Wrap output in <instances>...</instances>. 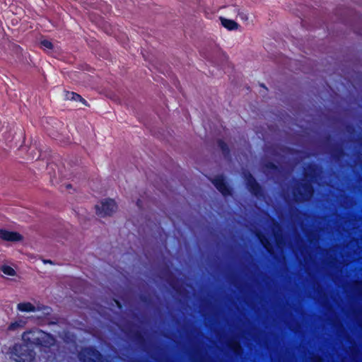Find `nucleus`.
<instances>
[{"label": "nucleus", "mask_w": 362, "mask_h": 362, "mask_svg": "<svg viewBox=\"0 0 362 362\" xmlns=\"http://www.w3.org/2000/svg\"><path fill=\"white\" fill-rule=\"evenodd\" d=\"M221 25L228 30H237L239 25L233 20L221 18Z\"/></svg>", "instance_id": "nucleus-10"}, {"label": "nucleus", "mask_w": 362, "mask_h": 362, "mask_svg": "<svg viewBox=\"0 0 362 362\" xmlns=\"http://www.w3.org/2000/svg\"><path fill=\"white\" fill-rule=\"evenodd\" d=\"M40 45L44 49H47L49 50H52L54 48L52 42L48 40H42L40 42Z\"/></svg>", "instance_id": "nucleus-18"}, {"label": "nucleus", "mask_w": 362, "mask_h": 362, "mask_svg": "<svg viewBox=\"0 0 362 362\" xmlns=\"http://www.w3.org/2000/svg\"><path fill=\"white\" fill-rule=\"evenodd\" d=\"M276 242L279 243V240L276 236Z\"/></svg>", "instance_id": "nucleus-27"}, {"label": "nucleus", "mask_w": 362, "mask_h": 362, "mask_svg": "<svg viewBox=\"0 0 362 362\" xmlns=\"http://www.w3.org/2000/svg\"><path fill=\"white\" fill-rule=\"evenodd\" d=\"M140 202H141V201H140V199H138V200H137V203H136V204H137V205H138V206H139V203H140Z\"/></svg>", "instance_id": "nucleus-25"}, {"label": "nucleus", "mask_w": 362, "mask_h": 362, "mask_svg": "<svg viewBox=\"0 0 362 362\" xmlns=\"http://www.w3.org/2000/svg\"><path fill=\"white\" fill-rule=\"evenodd\" d=\"M256 237L260 242L263 247L270 254L273 252V245L269 238L262 232H257Z\"/></svg>", "instance_id": "nucleus-8"}, {"label": "nucleus", "mask_w": 362, "mask_h": 362, "mask_svg": "<svg viewBox=\"0 0 362 362\" xmlns=\"http://www.w3.org/2000/svg\"><path fill=\"white\" fill-rule=\"evenodd\" d=\"M211 182L215 186L218 192L223 197H228L232 195L233 189L232 188L227 184L225 177L223 175H218L215 177Z\"/></svg>", "instance_id": "nucleus-6"}, {"label": "nucleus", "mask_w": 362, "mask_h": 362, "mask_svg": "<svg viewBox=\"0 0 362 362\" xmlns=\"http://www.w3.org/2000/svg\"><path fill=\"white\" fill-rule=\"evenodd\" d=\"M19 326V324L18 322H12L11 323V325L8 326V329L10 330H14L16 329V327H18Z\"/></svg>", "instance_id": "nucleus-20"}, {"label": "nucleus", "mask_w": 362, "mask_h": 362, "mask_svg": "<svg viewBox=\"0 0 362 362\" xmlns=\"http://www.w3.org/2000/svg\"><path fill=\"white\" fill-rule=\"evenodd\" d=\"M247 190L254 197L260 199L264 197V190L262 186L256 180L250 172L245 170L243 173Z\"/></svg>", "instance_id": "nucleus-3"}, {"label": "nucleus", "mask_w": 362, "mask_h": 362, "mask_svg": "<svg viewBox=\"0 0 362 362\" xmlns=\"http://www.w3.org/2000/svg\"><path fill=\"white\" fill-rule=\"evenodd\" d=\"M1 272L8 276H13L16 275V272L13 268L8 265H3L1 269Z\"/></svg>", "instance_id": "nucleus-15"}, {"label": "nucleus", "mask_w": 362, "mask_h": 362, "mask_svg": "<svg viewBox=\"0 0 362 362\" xmlns=\"http://www.w3.org/2000/svg\"><path fill=\"white\" fill-rule=\"evenodd\" d=\"M65 98L69 100L80 101L83 105H88L87 101L83 98L81 95L75 92L66 91L65 93Z\"/></svg>", "instance_id": "nucleus-9"}, {"label": "nucleus", "mask_w": 362, "mask_h": 362, "mask_svg": "<svg viewBox=\"0 0 362 362\" xmlns=\"http://www.w3.org/2000/svg\"><path fill=\"white\" fill-rule=\"evenodd\" d=\"M117 303L118 304L119 308H121V305L119 302L117 301Z\"/></svg>", "instance_id": "nucleus-26"}, {"label": "nucleus", "mask_w": 362, "mask_h": 362, "mask_svg": "<svg viewBox=\"0 0 362 362\" xmlns=\"http://www.w3.org/2000/svg\"><path fill=\"white\" fill-rule=\"evenodd\" d=\"M264 168L267 170H268L269 172H273V173H276L279 170V166L272 161H267V162L264 163Z\"/></svg>", "instance_id": "nucleus-14"}, {"label": "nucleus", "mask_w": 362, "mask_h": 362, "mask_svg": "<svg viewBox=\"0 0 362 362\" xmlns=\"http://www.w3.org/2000/svg\"><path fill=\"white\" fill-rule=\"evenodd\" d=\"M345 155V152L341 148H334L332 153V157L336 159L339 160L341 157L344 156Z\"/></svg>", "instance_id": "nucleus-17"}, {"label": "nucleus", "mask_w": 362, "mask_h": 362, "mask_svg": "<svg viewBox=\"0 0 362 362\" xmlns=\"http://www.w3.org/2000/svg\"><path fill=\"white\" fill-rule=\"evenodd\" d=\"M218 146L221 150L224 157L228 158L230 156V151L228 144L222 139H218L217 141Z\"/></svg>", "instance_id": "nucleus-13"}, {"label": "nucleus", "mask_w": 362, "mask_h": 362, "mask_svg": "<svg viewBox=\"0 0 362 362\" xmlns=\"http://www.w3.org/2000/svg\"><path fill=\"white\" fill-rule=\"evenodd\" d=\"M71 184H68V185H66V188H71Z\"/></svg>", "instance_id": "nucleus-24"}, {"label": "nucleus", "mask_w": 362, "mask_h": 362, "mask_svg": "<svg viewBox=\"0 0 362 362\" xmlns=\"http://www.w3.org/2000/svg\"><path fill=\"white\" fill-rule=\"evenodd\" d=\"M81 362H103V355L93 346L82 348L78 354Z\"/></svg>", "instance_id": "nucleus-4"}, {"label": "nucleus", "mask_w": 362, "mask_h": 362, "mask_svg": "<svg viewBox=\"0 0 362 362\" xmlns=\"http://www.w3.org/2000/svg\"><path fill=\"white\" fill-rule=\"evenodd\" d=\"M260 86L265 88V89H267V87L265 86V85L264 83H261L260 84Z\"/></svg>", "instance_id": "nucleus-23"}, {"label": "nucleus", "mask_w": 362, "mask_h": 362, "mask_svg": "<svg viewBox=\"0 0 362 362\" xmlns=\"http://www.w3.org/2000/svg\"><path fill=\"white\" fill-rule=\"evenodd\" d=\"M169 284L172 286L173 288H174L175 290H177L174 279L171 281H169Z\"/></svg>", "instance_id": "nucleus-21"}, {"label": "nucleus", "mask_w": 362, "mask_h": 362, "mask_svg": "<svg viewBox=\"0 0 362 362\" xmlns=\"http://www.w3.org/2000/svg\"><path fill=\"white\" fill-rule=\"evenodd\" d=\"M317 167L315 164H310L309 165V172H304V177L308 178V180L300 183L301 187L304 192H302L299 188L295 187L293 190V195L296 202L298 201V197L301 199L305 200L308 197H310L314 192V187L312 185L311 181L316 177Z\"/></svg>", "instance_id": "nucleus-2"}, {"label": "nucleus", "mask_w": 362, "mask_h": 362, "mask_svg": "<svg viewBox=\"0 0 362 362\" xmlns=\"http://www.w3.org/2000/svg\"><path fill=\"white\" fill-rule=\"evenodd\" d=\"M230 349L235 354H238L240 353V344L237 341H230L228 344Z\"/></svg>", "instance_id": "nucleus-16"}, {"label": "nucleus", "mask_w": 362, "mask_h": 362, "mask_svg": "<svg viewBox=\"0 0 362 362\" xmlns=\"http://www.w3.org/2000/svg\"><path fill=\"white\" fill-rule=\"evenodd\" d=\"M17 308L21 312L29 313L36 311L35 306L30 302L20 303L18 304Z\"/></svg>", "instance_id": "nucleus-11"}, {"label": "nucleus", "mask_w": 362, "mask_h": 362, "mask_svg": "<svg viewBox=\"0 0 362 362\" xmlns=\"http://www.w3.org/2000/svg\"><path fill=\"white\" fill-rule=\"evenodd\" d=\"M131 338L134 341H135L136 344L141 346H143L146 344V339L142 332L139 330H136L132 332Z\"/></svg>", "instance_id": "nucleus-12"}, {"label": "nucleus", "mask_w": 362, "mask_h": 362, "mask_svg": "<svg viewBox=\"0 0 362 362\" xmlns=\"http://www.w3.org/2000/svg\"><path fill=\"white\" fill-rule=\"evenodd\" d=\"M0 238L6 241L18 242L23 240V235L16 231L0 228Z\"/></svg>", "instance_id": "nucleus-7"}, {"label": "nucleus", "mask_w": 362, "mask_h": 362, "mask_svg": "<svg viewBox=\"0 0 362 362\" xmlns=\"http://www.w3.org/2000/svg\"><path fill=\"white\" fill-rule=\"evenodd\" d=\"M117 209L115 201L107 199L101 202V206L95 205L96 214L100 217L111 216Z\"/></svg>", "instance_id": "nucleus-5"}, {"label": "nucleus", "mask_w": 362, "mask_h": 362, "mask_svg": "<svg viewBox=\"0 0 362 362\" xmlns=\"http://www.w3.org/2000/svg\"><path fill=\"white\" fill-rule=\"evenodd\" d=\"M44 263H45V264H46V263H49V264H53L52 261V260H50V259L44 260Z\"/></svg>", "instance_id": "nucleus-22"}, {"label": "nucleus", "mask_w": 362, "mask_h": 362, "mask_svg": "<svg viewBox=\"0 0 362 362\" xmlns=\"http://www.w3.org/2000/svg\"><path fill=\"white\" fill-rule=\"evenodd\" d=\"M140 300L141 302H143L144 303H148L150 302V298L148 296H145V295H142L140 296Z\"/></svg>", "instance_id": "nucleus-19"}, {"label": "nucleus", "mask_w": 362, "mask_h": 362, "mask_svg": "<svg viewBox=\"0 0 362 362\" xmlns=\"http://www.w3.org/2000/svg\"><path fill=\"white\" fill-rule=\"evenodd\" d=\"M22 340L23 344H15L11 351V358L16 362H33L36 356L35 347L47 352L56 344V339L52 334L38 328L24 332Z\"/></svg>", "instance_id": "nucleus-1"}]
</instances>
